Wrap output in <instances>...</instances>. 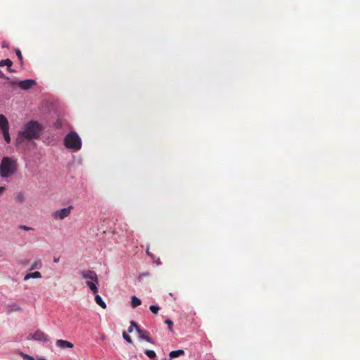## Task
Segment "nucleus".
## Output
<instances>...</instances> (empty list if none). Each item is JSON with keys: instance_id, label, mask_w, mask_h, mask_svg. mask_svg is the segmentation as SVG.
Wrapping results in <instances>:
<instances>
[{"instance_id": "29", "label": "nucleus", "mask_w": 360, "mask_h": 360, "mask_svg": "<svg viewBox=\"0 0 360 360\" xmlns=\"http://www.w3.org/2000/svg\"><path fill=\"white\" fill-rule=\"evenodd\" d=\"M18 82L10 81L11 85H18Z\"/></svg>"}, {"instance_id": "17", "label": "nucleus", "mask_w": 360, "mask_h": 360, "mask_svg": "<svg viewBox=\"0 0 360 360\" xmlns=\"http://www.w3.org/2000/svg\"><path fill=\"white\" fill-rule=\"evenodd\" d=\"M134 328H136L137 330H138V329H139V328H138V326H137V324L136 323V322H135V321H131L130 322V326L128 328V332H129V333H131V332L133 331V330H134Z\"/></svg>"}, {"instance_id": "12", "label": "nucleus", "mask_w": 360, "mask_h": 360, "mask_svg": "<svg viewBox=\"0 0 360 360\" xmlns=\"http://www.w3.org/2000/svg\"><path fill=\"white\" fill-rule=\"evenodd\" d=\"M138 333L139 334V337L141 339H144V340H146L147 342H148L150 343H153V341L152 338L150 336L146 335L141 330L138 329Z\"/></svg>"}, {"instance_id": "32", "label": "nucleus", "mask_w": 360, "mask_h": 360, "mask_svg": "<svg viewBox=\"0 0 360 360\" xmlns=\"http://www.w3.org/2000/svg\"><path fill=\"white\" fill-rule=\"evenodd\" d=\"M169 295L173 297V294L172 293H169Z\"/></svg>"}, {"instance_id": "5", "label": "nucleus", "mask_w": 360, "mask_h": 360, "mask_svg": "<svg viewBox=\"0 0 360 360\" xmlns=\"http://www.w3.org/2000/svg\"><path fill=\"white\" fill-rule=\"evenodd\" d=\"M72 210L73 207L72 205H70L68 207L63 208L53 212L52 213V217L55 219L63 220L70 214Z\"/></svg>"}, {"instance_id": "7", "label": "nucleus", "mask_w": 360, "mask_h": 360, "mask_svg": "<svg viewBox=\"0 0 360 360\" xmlns=\"http://www.w3.org/2000/svg\"><path fill=\"white\" fill-rule=\"evenodd\" d=\"M30 336H31V339L34 340L44 342L48 341L47 335L40 330L36 331L34 333L30 335Z\"/></svg>"}, {"instance_id": "20", "label": "nucleus", "mask_w": 360, "mask_h": 360, "mask_svg": "<svg viewBox=\"0 0 360 360\" xmlns=\"http://www.w3.org/2000/svg\"><path fill=\"white\" fill-rule=\"evenodd\" d=\"M123 338L129 343H132V340L131 337L126 333L123 332L122 333Z\"/></svg>"}, {"instance_id": "6", "label": "nucleus", "mask_w": 360, "mask_h": 360, "mask_svg": "<svg viewBox=\"0 0 360 360\" xmlns=\"http://www.w3.org/2000/svg\"><path fill=\"white\" fill-rule=\"evenodd\" d=\"M34 84L35 81L33 79H25L20 81L18 83V86L23 90H28L31 89Z\"/></svg>"}, {"instance_id": "2", "label": "nucleus", "mask_w": 360, "mask_h": 360, "mask_svg": "<svg viewBox=\"0 0 360 360\" xmlns=\"http://www.w3.org/2000/svg\"><path fill=\"white\" fill-rule=\"evenodd\" d=\"M16 171V161L9 157L3 158L0 164V176L3 178H7L15 174Z\"/></svg>"}, {"instance_id": "8", "label": "nucleus", "mask_w": 360, "mask_h": 360, "mask_svg": "<svg viewBox=\"0 0 360 360\" xmlns=\"http://www.w3.org/2000/svg\"><path fill=\"white\" fill-rule=\"evenodd\" d=\"M0 129L1 131L9 130V124L5 115L0 114Z\"/></svg>"}, {"instance_id": "27", "label": "nucleus", "mask_w": 360, "mask_h": 360, "mask_svg": "<svg viewBox=\"0 0 360 360\" xmlns=\"http://www.w3.org/2000/svg\"><path fill=\"white\" fill-rule=\"evenodd\" d=\"M0 77L9 80V77H6L1 70H0Z\"/></svg>"}, {"instance_id": "4", "label": "nucleus", "mask_w": 360, "mask_h": 360, "mask_svg": "<svg viewBox=\"0 0 360 360\" xmlns=\"http://www.w3.org/2000/svg\"><path fill=\"white\" fill-rule=\"evenodd\" d=\"M64 145L68 149L79 150L82 147V141L75 131H70L64 139Z\"/></svg>"}, {"instance_id": "21", "label": "nucleus", "mask_w": 360, "mask_h": 360, "mask_svg": "<svg viewBox=\"0 0 360 360\" xmlns=\"http://www.w3.org/2000/svg\"><path fill=\"white\" fill-rule=\"evenodd\" d=\"M150 310L153 313V314H158V312L160 310V307L158 306H156V305H151L150 306Z\"/></svg>"}, {"instance_id": "9", "label": "nucleus", "mask_w": 360, "mask_h": 360, "mask_svg": "<svg viewBox=\"0 0 360 360\" xmlns=\"http://www.w3.org/2000/svg\"><path fill=\"white\" fill-rule=\"evenodd\" d=\"M56 344L58 347L62 349L73 347V344L72 342L64 340H58Z\"/></svg>"}, {"instance_id": "18", "label": "nucleus", "mask_w": 360, "mask_h": 360, "mask_svg": "<svg viewBox=\"0 0 360 360\" xmlns=\"http://www.w3.org/2000/svg\"><path fill=\"white\" fill-rule=\"evenodd\" d=\"M145 354L150 359H155V356H156V354H155V352L153 350H146L145 352Z\"/></svg>"}, {"instance_id": "11", "label": "nucleus", "mask_w": 360, "mask_h": 360, "mask_svg": "<svg viewBox=\"0 0 360 360\" xmlns=\"http://www.w3.org/2000/svg\"><path fill=\"white\" fill-rule=\"evenodd\" d=\"M41 278V274L39 271H35L32 273L27 274L24 277V281H27L30 278Z\"/></svg>"}, {"instance_id": "28", "label": "nucleus", "mask_w": 360, "mask_h": 360, "mask_svg": "<svg viewBox=\"0 0 360 360\" xmlns=\"http://www.w3.org/2000/svg\"><path fill=\"white\" fill-rule=\"evenodd\" d=\"M5 190H6L5 186H0V196L4 193Z\"/></svg>"}, {"instance_id": "24", "label": "nucleus", "mask_w": 360, "mask_h": 360, "mask_svg": "<svg viewBox=\"0 0 360 360\" xmlns=\"http://www.w3.org/2000/svg\"><path fill=\"white\" fill-rule=\"evenodd\" d=\"M15 53H16L19 60H20L22 62V56L21 51L19 49H16Z\"/></svg>"}, {"instance_id": "13", "label": "nucleus", "mask_w": 360, "mask_h": 360, "mask_svg": "<svg viewBox=\"0 0 360 360\" xmlns=\"http://www.w3.org/2000/svg\"><path fill=\"white\" fill-rule=\"evenodd\" d=\"M95 301L96 302V304L98 305H99L101 307H102L103 309H105L106 308V304L103 301L101 297L98 295H96L95 296Z\"/></svg>"}, {"instance_id": "26", "label": "nucleus", "mask_w": 360, "mask_h": 360, "mask_svg": "<svg viewBox=\"0 0 360 360\" xmlns=\"http://www.w3.org/2000/svg\"><path fill=\"white\" fill-rule=\"evenodd\" d=\"M20 229H22V230H25V231H30V230H32V228L31 227H29V226H27L25 225H21L20 226Z\"/></svg>"}, {"instance_id": "30", "label": "nucleus", "mask_w": 360, "mask_h": 360, "mask_svg": "<svg viewBox=\"0 0 360 360\" xmlns=\"http://www.w3.org/2000/svg\"><path fill=\"white\" fill-rule=\"evenodd\" d=\"M58 261H59V258H56V257H54V258H53V262H56H56H58Z\"/></svg>"}, {"instance_id": "16", "label": "nucleus", "mask_w": 360, "mask_h": 360, "mask_svg": "<svg viewBox=\"0 0 360 360\" xmlns=\"http://www.w3.org/2000/svg\"><path fill=\"white\" fill-rule=\"evenodd\" d=\"M42 266V264L40 259L34 261L30 266V270H33L35 269H41Z\"/></svg>"}, {"instance_id": "31", "label": "nucleus", "mask_w": 360, "mask_h": 360, "mask_svg": "<svg viewBox=\"0 0 360 360\" xmlns=\"http://www.w3.org/2000/svg\"><path fill=\"white\" fill-rule=\"evenodd\" d=\"M156 264H157L158 265H160V264H162V263H161V262H160V259H158L156 261Z\"/></svg>"}, {"instance_id": "15", "label": "nucleus", "mask_w": 360, "mask_h": 360, "mask_svg": "<svg viewBox=\"0 0 360 360\" xmlns=\"http://www.w3.org/2000/svg\"><path fill=\"white\" fill-rule=\"evenodd\" d=\"M184 353V352L182 349L174 350L169 353V356L171 359H173V358L179 356L180 355L183 354Z\"/></svg>"}, {"instance_id": "1", "label": "nucleus", "mask_w": 360, "mask_h": 360, "mask_svg": "<svg viewBox=\"0 0 360 360\" xmlns=\"http://www.w3.org/2000/svg\"><path fill=\"white\" fill-rule=\"evenodd\" d=\"M42 127L37 121H30L25 125L23 131H19L16 139L17 144L22 143L25 140L38 139L40 136Z\"/></svg>"}, {"instance_id": "3", "label": "nucleus", "mask_w": 360, "mask_h": 360, "mask_svg": "<svg viewBox=\"0 0 360 360\" xmlns=\"http://www.w3.org/2000/svg\"><path fill=\"white\" fill-rule=\"evenodd\" d=\"M83 279L86 281V285L92 291L94 294H96L98 291L97 284L98 283V278L96 273L90 269L83 270L81 272Z\"/></svg>"}, {"instance_id": "33", "label": "nucleus", "mask_w": 360, "mask_h": 360, "mask_svg": "<svg viewBox=\"0 0 360 360\" xmlns=\"http://www.w3.org/2000/svg\"><path fill=\"white\" fill-rule=\"evenodd\" d=\"M40 360H46V359H40Z\"/></svg>"}, {"instance_id": "22", "label": "nucleus", "mask_w": 360, "mask_h": 360, "mask_svg": "<svg viewBox=\"0 0 360 360\" xmlns=\"http://www.w3.org/2000/svg\"><path fill=\"white\" fill-rule=\"evenodd\" d=\"M15 200L20 202H23L24 195L22 193H18L15 196Z\"/></svg>"}, {"instance_id": "25", "label": "nucleus", "mask_w": 360, "mask_h": 360, "mask_svg": "<svg viewBox=\"0 0 360 360\" xmlns=\"http://www.w3.org/2000/svg\"><path fill=\"white\" fill-rule=\"evenodd\" d=\"M22 356L25 360H34V359L32 356H29L27 354H22Z\"/></svg>"}, {"instance_id": "23", "label": "nucleus", "mask_w": 360, "mask_h": 360, "mask_svg": "<svg viewBox=\"0 0 360 360\" xmlns=\"http://www.w3.org/2000/svg\"><path fill=\"white\" fill-rule=\"evenodd\" d=\"M165 323L168 326L169 330L172 331L173 322L170 319H167Z\"/></svg>"}, {"instance_id": "10", "label": "nucleus", "mask_w": 360, "mask_h": 360, "mask_svg": "<svg viewBox=\"0 0 360 360\" xmlns=\"http://www.w3.org/2000/svg\"><path fill=\"white\" fill-rule=\"evenodd\" d=\"M13 65V62L10 59L1 60L0 61V67H3L4 65L7 66V70L10 72H14L15 71L11 68Z\"/></svg>"}, {"instance_id": "14", "label": "nucleus", "mask_w": 360, "mask_h": 360, "mask_svg": "<svg viewBox=\"0 0 360 360\" xmlns=\"http://www.w3.org/2000/svg\"><path fill=\"white\" fill-rule=\"evenodd\" d=\"M141 304V301L139 298L136 297V296H132L131 305L133 308H136V307L139 306Z\"/></svg>"}, {"instance_id": "19", "label": "nucleus", "mask_w": 360, "mask_h": 360, "mask_svg": "<svg viewBox=\"0 0 360 360\" xmlns=\"http://www.w3.org/2000/svg\"><path fill=\"white\" fill-rule=\"evenodd\" d=\"M3 134V136H4V138L6 141V143H10L11 141V137H10V135H9V130H6L5 131H3L2 132Z\"/></svg>"}]
</instances>
